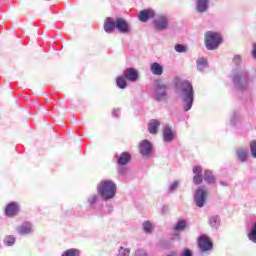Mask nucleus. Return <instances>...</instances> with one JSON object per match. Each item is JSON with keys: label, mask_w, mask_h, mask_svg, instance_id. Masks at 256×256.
I'll return each instance as SVG.
<instances>
[{"label": "nucleus", "mask_w": 256, "mask_h": 256, "mask_svg": "<svg viewBox=\"0 0 256 256\" xmlns=\"http://www.w3.org/2000/svg\"><path fill=\"white\" fill-rule=\"evenodd\" d=\"M221 184H222V185L224 184L225 186H227V183H225V182H221Z\"/></svg>", "instance_id": "obj_44"}, {"label": "nucleus", "mask_w": 256, "mask_h": 256, "mask_svg": "<svg viewBox=\"0 0 256 256\" xmlns=\"http://www.w3.org/2000/svg\"><path fill=\"white\" fill-rule=\"evenodd\" d=\"M116 83L119 89H126L127 87V83L124 77H118V79H116Z\"/></svg>", "instance_id": "obj_29"}, {"label": "nucleus", "mask_w": 256, "mask_h": 256, "mask_svg": "<svg viewBox=\"0 0 256 256\" xmlns=\"http://www.w3.org/2000/svg\"><path fill=\"white\" fill-rule=\"evenodd\" d=\"M18 212H19V206L15 202L8 204L5 210L6 216H9V217L17 216Z\"/></svg>", "instance_id": "obj_15"}, {"label": "nucleus", "mask_w": 256, "mask_h": 256, "mask_svg": "<svg viewBox=\"0 0 256 256\" xmlns=\"http://www.w3.org/2000/svg\"><path fill=\"white\" fill-rule=\"evenodd\" d=\"M175 51H177V53H184L186 51V47L184 45H175Z\"/></svg>", "instance_id": "obj_36"}, {"label": "nucleus", "mask_w": 256, "mask_h": 256, "mask_svg": "<svg viewBox=\"0 0 256 256\" xmlns=\"http://www.w3.org/2000/svg\"><path fill=\"white\" fill-rule=\"evenodd\" d=\"M4 242L6 245H13V243H15V238H13V236H6Z\"/></svg>", "instance_id": "obj_34"}, {"label": "nucleus", "mask_w": 256, "mask_h": 256, "mask_svg": "<svg viewBox=\"0 0 256 256\" xmlns=\"http://www.w3.org/2000/svg\"><path fill=\"white\" fill-rule=\"evenodd\" d=\"M176 132L171 128V126H164L163 137L165 142H171L174 140Z\"/></svg>", "instance_id": "obj_12"}, {"label": "nucleus", "mask_w": 256, "mask_h": 256, "mask_svg": "<svg viewBox=\"0 0 256 256\" xmlns=\"http://www.w3.org/2000/svg\"><path fill=\"white\" fill-rule=\"evenodd\" d=\"M193 172H194V178H193L194 184H201L203 182L201 166H194Z\"/></svg>", "instance_id": "obj_16"}, {"label": "nucleus", "mask_w": 256, "mask_h": 256, "mask_svg": "<svg viewBox=\"0 0 256 256\" xmlns=\"http://www.w3.org/2000/svg\"><path fill=\"white\" fill-rule=\"evenodd\" d=\"M153 17H155V11H153V9H144L138 14L139 20L143 23H146L149 19H152Z\"/></svg>", "instance_id": "obj_9"}, {"label": "nucleus", "mask_w": 256, "mask_h": 256, "mask_svg": "<svg viewBox=\"0 0 256 256\" xmlns=\"http://www.w3.org/2000/svg\"><path fill=\"white\" fill-rule=\"evenodd\" d=\"M154 97L156 101H167L168 99V86L161 81L155 83Z\"/></svg>", "instance_id": "obj_5"}, {"label": "nucleus", "mask_w": 256, "mask_h": 256, "mask_svg": "<svg viewBox=\"0 0 256 256\" xmlns=\"http://www.w3.org/2000/svg\"><path fill=\"white\" fill-rule=\"evenodd\" d=\"M185 228H187V222L186 220H179V222H177V224L174 227L175 231H184Z\"/></svg>", "instance_id": "obj_26"}, {"label": "nucleus", "mask_w": 256, "mask_h": 256, "mask_svg": "<svg viewBox=\"0 0 256 256\" xmlns=\"http://www.w3.org/2000/svg\"><path fill=\"white\" fill-rule=\"evenodd\" d=\"M116 29L120 33H130L131 31V25L125 21L122 17H118L116 19Z\"/></svg>", "instance_id": "obj_8"}, {"label": "nucleus", "mask_w": 256, "mask_h": 256, "mask_svg": "<svg viewBox=\"0 0 256 256\" xmlns=\"http://www.w3.org/2000/svg\"><path fill=\"white\" fill-rule=\"evenodd\" d=\"M134 256H148L146 249H136Z\"/></svg>", "instance_id": "obj_33"}, {"label": "nucleus", "mask_w": 256, "mask_h": 256, "mask_svg": "<svg viewBox=\"0 0 256 256\" xmlns=\"http://www.w3.org/2000/svg\"><path fill=\"white\" fill-rule=\"evenodd\" d=\"M198 71H204L208 67L207 59L201 58L197 61Z\"/></svg>", "instance_id": "obj_25"}, {"label": "nucleus", "mask_w": 256, "mask_h": 256, "mask_svg": "<svg viewBox=\"0 0 256 256\" xmlns=\"http://www.w3.org/2000/svg\"><path fill=\"white\" fill-rule=\"evenodd\" d=\"M178 186H179V182H173L172 184H170L169 186L170 192H174L175 190H177Z\"/></svg>", "instance_id": "obj_37"}, {"label": "nucleus", "mask_w": 256, "mask_h": 256, "mask_svg": "<svg viewBox=\"0 0 256 256\" xmlns=\"http://www.w3.org/2000/svg\"><path fill=\"white\" fill-rule=\"evenodd\" d=\"M166 256H178V252L177 251H170L169 253H167Z\"/></svg>", "instance_id": "obj_41"}, {"label": "nucleus", "mask_w": 256, "mask_h": 256, "mask_svg": "<svg viewBox=\"0 0 256 256\" xmlns=\"http://www.w3.org/2000/svg\"><path fill=\"white\" fill-rule=\"evenodd\" d=\"M209 1L210 0H197L196 2L197 11L200 13H204L205 11H207L209 7Z\"/></svg>", "instance_id": "obj_18"}, {"label": "nucleus", "mask_w": 256, "mask_h": 256, "mask_svg": "<svg viewBox=\"0 0 256 256\" xmlns=\"http://www.w3.org/2000/svg\"><path fill=\"white\" fill-rule=\"evenodd\" d=\"M131 249L129 247H120L118 249L119 256H129Z\"/></svg>", "instance_id": "obj_30"}, {"label": "nucleus", "mask_w": 256, "mask_h": 256, "mask_svg": "<svg viewBox=\"0 0 256 256\" xmlns=\"http://www.w3.org/2000/svg\"><path fill=\"white\" fill-rule=\"evenodd\" d=\"M116 29V21L113 17H107L104 22V30L106 33H113Z\"/></svg>", "instance_id": "obj_13"}, {"label": "nucleus", "mask_w": 256, "mask_h": 256, "mask_svg": "<svg viewBox=\"0 0 256 256\" xmlns=\"http://www.w3.org/2000/svg\"><path fill=\"white\" fill-rule=\"evenodd\" d=\"M181 256H193L191 249H184L181 253Z\"/></svg>", "instance_id": "obj_39"}, {"label": "nucleus", "mask_w": 256, "mask_h": 256, "mask_svg": "<svg viewBox=\"0 0 256 256\" xmlns=\"http://www.w3.org/2000/svg\"><path fill=\"white\" fill-rule=\"evenodd\" d=\"M88 202L91 206H93V204H96V202H98V196L97 195L90 196L88 198Z\"/></svg>", "instance_id": "obj_35"}, {"label": "nucleus", "mask_w": 256, "mask_h": 256, "mask_svg": "<svg viewBox=\"0 0 256 256\" xmlns=\"http://www.w3.org/2000/svg\"><path fill=\"white\" fill-rule=\"evenodd\" d=\"M204 180H205V182H207V184H214L216 181L215 177L213 176V174L210 170H205Z\"/></svg>", "instance_id": "obj_23"}, {"label": "nucleus", "mask_w": 256, "mask_h": 256, "mask_svg": "<svg viewBox=\"0 0 256 256\" xmlns=\"http://www.w3.org/2000/svg\"><path fill=\"white\" fill-rule=\"evenodd\" d=\"M241 61H242L241 55H235V56H234L233 62H234L236 65H240Z\"/></svg>", "instance_id": "obj_38"}, {"label": "nucleus", "mask_w": 256, "mask_h": 256, "mask_svg": "<svg viewBox=\"0 0 256 256\" xmlns=\"http://www.w3.org/2000/svg\"><path fill=\"white\" fill-rule=\"evenodd\" d=\"M120 112H121L120 108H115V109L112 111V114H113V116H119Z\"/></svg>", "instance_id": "obj_40"}, {"label": "nucleus", "mask_w": 256, "mask_h": 256, "mask_svg": "<svg viewBox=\"0 0 256 256\" xmlns=\"http://www.w3.org/2000/svg\"><path fill=\"white\" fill-rule=\"evenodd\" d=\"M31 231H33V226L29 222L22 224V226L18 228V232L22 233V235H26V233H31Z\"/></svg>", "instance_id": "obj_20"}, {"label": "nucleus", "mask_w": 256, "mask_h": 256, "mask_svg": "<svg viewBox=\"0 0 256 256\" xmlns=\"http://www.w3.org/2000/svg\"><path fill=\"white\" fill-rule=\"evenodd\" d=\"M175 85L176 91L183 102L184 110H190L194 102V88L192 83L178 79Z\"/></svg>", "instance_id": "obj_1"}, {"label": "nucleus", "mask_w": 256, "mask_h": 256, "mask_svg": "<svg viewBox=\"0 0 256 256\" xmlns=\"http://www.w3.org/2000/svg\"><path fill=\"white\" fill-rule=\"evenodd\" d=\"M248 71L246 69H238L234 73L233 83L237 89H247L248 87Z\"/></svg>", "instance_id": "obj_3"}, {"label": "nucleus", "mask_w": 256, "mask_h": 256, "mask_svg": "<svg viewBox=\"0 0 256 256\" xmlns=\"http://www.w3.org/2000/svg\"><path fill=\"white\" fill-rule=\"evenodd\" d=\"M153 25L156 31H166L170 25L169 17L167 15H157L154 18Z\"/></svg>", "instance_id": "obj_6"}, {"label": "nucleus", "mask_w": 256, "mask_h": 256, "mask_svg": "<svg viewBox=\"0 0 256 256\" xmlns=\"http://www.w3.org/2000/svg\"><path fill=\"white\" fill-rule=\"evenodd\" d=\"M230 122H231L232 124H235L234 118H231Z\"/></svg>", "instance_id": "obj_43"}, {"label": "nucleus", "mask_w": 256, "mask_h": 256, "mask_svg": "<svg viewBox=\"0 0 256 256\" xmlns=\"http://www.w3.org/2000/svg\"><path fill=\"white\" fill-rule=\"evenodd\" d=\"M207 191L204 188H198L194 194V202L198 208H203L207 200Z\"/></svg>", "instance_id": "obj_7"}, {"label": "nucleus", "mask_w": 256, "mask_h": 256, "mask_svg": "<svg viewBox=\"0 0 256 256\" xmlns=\"http://www.w3.org/2000/svg\"><path fill=\"white\" fill-rule=\"evenodd\" d=\"M198 245L202 251H207L213 247V243L209 240L208 236H201L198 240Z\"/></svg>", "instance_id": "obj_11"}, {"label": "nucleus", "mask_w": 256, "mask_h": 256, "mask_svg": "<svg viewBox=\"0 0 256 256\" xmlns=\"http://www.w3.org/2000/svg\"><path fill=\"white\" fill-rule=\"evenodd\" d=\"M143 230L146 231V233H151V231L153 230L151 222H144Z\"/></svg>", "instance_id": "obj_32"}, {"label": "nucleus", "mask_w": 256, "mask_h": 256, "mask_svg": "<svg viewBox=\"0 0 256 256\" xmlns=\"http://www.w3.org/2000/svg\"><path fill=\"white\" fill-rule=\"evenodd\" d=\"M248 237H249L250 241H253V243H256V222L252 226V228L248 234Z\"/></svg>", "instance_id": "obj_27"}, {"label": "nucleus", "mask_w": 256, "mask_h": 256, "mask_svg": "<svg viewBox=\"0 0 256 256\" xmlns=\"http://www.w3.org/2000/svg\"><path fill=\"white\" fill-rule=\"evenodd\" d=\"M252 55L256 59V44L253 45Z\"/></svg>", "instance_id": "obj_42"}, {"label": "nucleus", "mask_w": 256, "mask_h": 256, "mask_svg": "<svg viewBox=\"0 0 256 256\" xmlns=\"http://www.w3.org/2000/svg\"><path fill=\"white\" fill-rule=\"evenodd\" d=\"M150 71L153 75H163V66L160 63H152L150 65Z\"/></svg>", "instance_id": "obj_19"}, {"label": "nucleus", "mask_w": 256, "mask_h": 256, "mask_svg": "<svg viewBox=\"0 0 256 256\" xmlns=\"http://www.w3.org/2000/svg\"><path fill=\"white\" fill-rule=\"evenodd\" d=\"M209 224H210L211 228H219V226H220V218H219V216H212L209 219Z\"/></svg>", "instance_id": "obj_24"}, {"label": "nucleus", "mask_w": 256, "mask_h": 256, "mask_svg": "<svg viewBox=\"0 0 256 256\" xmlns=\"http://www.w3.org/2000/svg\"><path fill=\"white\" fill-rule=\"evenodd\" d=\"M152 144L149 140H142L140 144V152L143 156H149L151 154Z\"/></svg>", "instance_id": "obj_14"}, {"label": "nucleus", "mask_w": 256, "mask_h": 256, "mask_svg": "<svg viewBox=\"0 0 256 256\" xmlns=\"http://www.w3.org/2000/svg\"><path fill=\"white\" fill-rule=\"evenodd\" d=\"M117 186L112 180H102L97 186V192L103 200H111L116 196Z\"/></svg>", "instance_id": "obj_2"}, {"label": "nucleus", "mask_w": 256, "mask_h": 256, "mask_svg": "<svg viewBox=\"0 0 256 256\" xmlns=\"http://www.w3.org/2000/svg\"><path fill=\"white\" fill-rule=\"evenodd\" d=\"M139 73L136 69L129 68L124 71V78L127 79L128 81H131L135 83L138 81Z\"/></svg>", "instance_id": "obj_10"}, {"label": "nucleus", "mask_w": 256, "mask_h": 256, "mask_svg": "<svg viewBox=\"0 0 256 256\" xmlns=\"http://www.w3.org/2000/svg\"><path fill=\"white\" fill-rule=\"evenodd\" d=\"M223 39L219 33H216L214 31H208L205 34V43L207 49L210 51L217 49L219 45L222 43Z\"/></svg>", "instance_id": "obj_4"}, {"label": "nucleus", "mask_w": 256, "mask_h": 256, "mask_svg": "<svg viewBox=\"0 0 256 256\" xmlns=\"http://www.w3.org/2000/svg\"><path fill=\"white\" fill-rule=\"evenodd\" d=\"M248 153H249V151L245 148H239L237 150V156H238L239 160H241L242 162H246V160L248 158Z\"/></svg>", "instance_id": "obj_22"}, {"label": "nucleus", "mask_w": 256, "mask_h": 256, "mask_svg": "<svg viewBox=\"0 0 256 256\" xmlns=\"http://www.w3.org/2000/svg\"><path fill=\"white\" fill-rule=\"evenodd\" d=\"M159 126H161V122H159V120L153 119L148 124V131L151 134H157Z\"/></svg>", "instance_id": "obj_17"}, {"label": "nucleus", "mask_w": 256, "mask_h": 256, "mask_svg": "<svg viewBox=\"0 0 256 256\" xmlns=\"http://www.w3.org/2000/svg\"><path fill=\"white\" fill-rule=\"evenodd\" d=\"M79 249H67L62 256H79Z\"/></svg>", "instance_id": "obj_28"}, {"label": "nucleus", "mask_w": 256, "mask_h": 256, "mask_svg": "<svg viewBox=\"0 0 256 256\" xmlns=\"http://www.w3.org/2000/svg\"><path fill=\"white\" fill-rule=\"evenodd\" d=\"M131 160V154L129 152H122L118 158V164L125 165L127 162H130Z\"/></svg>", "instance_id": "obj_21"}, {"label": "nucleus", "mask_w": 256, "mask_h": 256, "mask_svg": "<svg viewBox=\"0 0 256 256\" xmlns=\"http://www.w3.org/2000/svg\"><path fill=\"white\" fill-rule=\"evenodd\" d=\"M250 151L253 158H256V140H252V142H250Z\"/></svg>", "instance_id": "obj_31"}]
</instances>
